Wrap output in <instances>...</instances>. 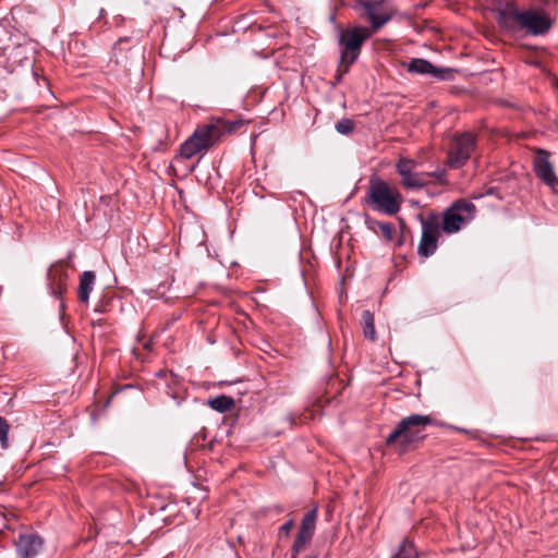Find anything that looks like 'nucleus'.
<instances>
[{
	"label": "nucleus",
	"instance_id": "f257e3e1",
	"mask_svg": "<svg viewBox=\"0 0 558 558\" xmlns=\"http://www.w3.org/2000/svg\"><path fill=\"white\" fill-rule=\"evenodd\" d=\"M354 9L361 17L369 22L371 28L362 25L338 27L340 58L349 64L359 59L364 43L392 19V14L385 7V0H356Z\"/></svg>",
	"mask_w": 558,
	"mask_h": 558
},
{
	"label": "nucleus",
	"instance_id": "f03ea898",
	"mask_svg": "<svg viewBox=\"0 0 558 558\" xmlns=\"http://www.w3.org/2000/svg\"><path fill=\"white\" fill-rule=\"evenodd\" d=\"M498 25L509 32L518 33L522 29L532 36H544L549 33L553 21L543 10H520L514 2H507L497 10Z\"/></svg>",
	"mask_w": 558,
	"mask_h": 558
},
{
	"label": "nucleus",
	"instance_id": "7ed1b4c3",
	"mask_svg": "<svg viewBox=\"0 0 558 558\" xmlns=\"http://www.w3.org/2000/svg\"><path fill=\"white\" fill-rule=\"evenodd\" d=\"M435 424V420L429 415L411 414L397 424L387 436L385 444L387 447L395 448L399 454H404L416 449L427 436L426 427Z\"/></svg>",
	"mask_w": 558,
	"mask_h": 558
},
{
	"label": "nucleus",
	"instance_id": "20e7f679",
	"mask_svg": "<svg viewBox=\"0 0 558 558\" xmlns=\"http://www.w3.org/2000/svg\"><path fill=\"white\" fill-rule=\"evenodd\" d=\"M365 201L372 205L373 209L395 216L401 209L403 197L397 189L391 187L385 180L373 175L369 179Z\"/></svg>",
	"mask_w": 558,
	"mask_h": 558
},
{
	"label": "nucleus",
	"instance_id": "39448f33",
	"mask_svg": "<svg viewBox=\"0 0 558 558\" xmlns=\"http://www.w3.org/2000/svg\"><path fill=\"white\" fill-rule=\"evenodd\" d=\"M475 210L473 203L465 199L456 201L442 214V231L448 234L458 232L463 223L473 218Z\"/></svg>",
	"mask_w": 558,
	"mask_h": 558
},
{
	"label": "nucleus",
	"instance_id": "423d86ee",
	"mask_svg": "<svg viewBox=\"0 0 558 558\" xmlns=\"http://www.w3.org/2000/svg\"><path fill=\"white\" fill-rule=\"evenodd\" d=\"M210 129L207 124L197 126L193 134L181 145L180 154L175 159H190L197 153L207 150L217 144Z\"/></svg>",
	"mask_w": 558,
	"mask_h": 558
},
{
	"label": "nucleus",
	"instance_id": "0eeeda50",
	"mask_svg": "<svg viewBox=\"0 0 558 558\" xmlns=\"http://www.w3.org/2000/svg\"><path fill=\"white\" fill-rule=\"evenodd\" d=\"M68 278L69 272L66 269V265L63 260H58L50 265L47 269L46 281L47 288L52 296L60 300V315L61 317L64 315L65 304L62 300L63 294L68 291Z\"/></svg>",
	"mask_w": 558,
	"mask_h": 558
},
{
	"label": "nucleus",
	"instance_id": "6e6552de",
	"mask_svg": "<svg viewBox=\"0 0 558 558\" xmlns=\"http://www.w3.org/2000/svg\"><path fill=\"white\" fill-rule=\"evenodd\" d=\"M475 147V137L471 133L457 134L449 147L448 166L459 169L470 159Z\"/></svg>",
	"mask_w": 558,
	"mask_h": 558
},
{
	"label": "nucleus",
	"instance_id": "1a4fd4ad",
	"mask_svg": "<svg viewBox=\"0 0 558 558\" xmlns=\"http://www.w3.org/2000/svg\"><path fill=\"white\" fill-rule=\"evenodd\" d=\"M403 66L410 73L415 74H430L433 77L441 81H450L454 77L456 70L451 68H438L432 64L429 61L421 58H414L408 63H403Z\"/></svg>",
	"mask_w": 558,
	"mask_h": 558
},
{
	"label": "nucleus",
	"instance_id": "9d476101",
	"mask_svg": "<svg viewBox=\"0 0 558 558\" xmlns=\"http://www.w3.org/2000/svg\"><path fill=\"white\" fill-rule=\"evenodd\" d=\"M533 169L537 178H539L545 184L551 189L558 186V177L549 161V153L547 150L542 148L536 150Z\"/></svg>",
	"mask_w": 558,
	"mask_h": 558
},
{
	"label": "nucleus",
	"instance_id": "9b49d317",
	"mask_svg": "<svg viewBox=\"0 0 558 558\" xmlns=\"http://www.w3.org/2000/svg\"><path fill=\"white\" fill-rule=\"evenodd\" d=\"M439 236L438 225L434 221L422 219V236L417 247L420 256L429 257L437 250Z\"/></svg>",
	"mask_w": 558,
	"mask_h": 558
},
{
	"label": "nucleus",
	"instance_id": "f8f14e48",
	"mask_svg": "<svg viewBox=\"0 0 558 558\" xmlns=\"http://www.w3.org/2000/svg\"><path fill=\"white\" fill-rule=\"evenodd\" d=\"M43 546V539L34 534H20L15 541V547L21 558H34Z\"/></svg>",
	"mask_w": 558,
	"mask_h": 558
},
{
	"label": "nucleus",
	"instance_id": "ddd939ff",
	"mask_svg": "<svg viewBox=\"0 0 558 558\" xmlns=\"http://www.w3.org/2000/svg\"><path fill=\"white\" fill-rule=\"evenodd\" d=\"M243 125L244 121L241 119L229 121L222 118H216L207 123V126L211 128L210 131L216 143H218L223 135L238 132Z\"/></svg>",
	"mask_w": 558,
	"mask_h": 558
},
{
	"label": "nucleus",
	"instance_id": "4468645a",
	"mask_svg": "<svg viewBox=\"0 0 558 558\" xmlns=\"http://www.w3.org/2000/svg\"><path fill=\"white\" fill-rule=\"evenodd\" d=\"M316 520L317 508H313L304 514L295 538H298L300 542L310 544L316 530Z\"/></svg>",
	"mask_w": 558,
	"mask_h": 558
},
{
	"label": "nucleus",
	"instance_id": "2eb2a0df",
	"mask_svg": "<svg viewBox=\"0 0 558 558\" xmlns=\"http://www.w3.org/2000/svg\"><path fill=\"white\" fill-rule=\"evenodd\" d=\"M96 281V274L92 270H86L80 276V284L77 289V299L80 302L87 304L89 295L94 289Z\"/></svg>",
	"mask_w": 558,
	"mask_h": 558
},
{
	"label": "nucleus",
	"instance_id": "dca6fc26",
	"mask_svg": "<svg viewBox=\"0 0 558 558\" xmlns=\"http://www.w3.org/2000/svg\"><path fill=\"white\" fill-rule=\"evenodd\" d=\"M365 226L367 227L368 230L375 233H377V230H379L383 234V238L387 242L392 241L395 228L391 222L378 221L372 218L368 214H365Z\"/></svg>",
	"mask_w": 558,
	"mask_h": 558
},
{
	"label": "nucleus",
	"instance_id": "f3484780",
	"mask_svg": "<svg viewBox=\"0 0 558 558\" xmlns=\"http://www.w3.org/2000/svg\"><path fill=\"white\" fill-rule=\"evenodd\" d=\"M123 52H129L130 58L141 57L137 40L132 37L119 38L112 48V56H119Z\"/></svg>",
	"mask_w": 558,
	"mask_h": 558
},
{
	"label": "nucleus",
	"instance_id": "a211bd4d",
	"mask_svg": "<svg viewBox=\"0 0 558 558\" xmlns=\"http://www.w3.org/2000/svg\"><path fill=\"white\" fill-rule=\"evenodd\" d=\"M206 404L219 413H227L234 409L235 401L230 396L219 395L208 399Z\"/></svg>",
	"mask_w": 558,
	"mask_h": 558
},
{
	"label": "nucleus",
	"instance_id": "6ab92c4d",
	"mask_svg": "<svg viewBox=\"0 0 558 558\" xmlns=\"http://www.w3.org/2000/svg\"><path fill=\"white\" fill-rule=\"evenodd\" d=\"M141 59H142V56L130 58L129 52H123L122 54H119V56H112L110 59V62H113L117 66L122 68L123 71L129 72L132 70V68L142 69L141 68V65H142Z\"/></svg>",
	"mask_w": 558,
	"mask_h": 558
},
{
	"label": "nucleus",
	"instance_id": "aec40b11",
	"mask_svg": "<svg viewBox=\"0 0 558 558\" xmlns=\"http://www.w3.org/2000/svg\"><path fill=\"white\" fill-rule=\"evenodd\" d=\"M362 327L363 335L366 339L373 342L377 340L374 314L368 310H365L362 313Z\"/></svg>",
	"mask_w": 558,
	"mask_h": 558
},
{
	"label": "nucleus",
	"instance_id": "412c9836",
	"mask_svg": "<svg viewBox=\"0 0 558 558\" xmlns=\"http://www.w3.org/2000/svg\"><path fill=\"white\" fill-rule=\"evenodd\" d=\"M428 180L424 178L423 173L415 171L410 172L409 175L401 177V184L407 189H422L427 184Z\"/></svg>",
	"mask_w": 558,
	"mask_h": 558
},
{
	"label": "nucleus",
	"instance_id": "4be33fe9",
	"mask_svg": "<svg viewBox=\"0 0 558 558\" xmlns=\"http://www.w3.org/2000/svg\"><path fill=\"white\" fill-rule=\"evenodd\" d=\"M391 558H417V553L413 543L404 539L400 544L399 550Z\"/></svg>",
	"mask_w": 558,
	"mask_h": 558
},
{
	"label": "nucleus",
	"instance_id": "5701e85b",
	"mask_svg": "<svg viewBox=\"0 0 558 558\" xmlns=\"http://www.w3.org/2000/svg\"><path fill=\"white\" fill-rule=\"evenodd\" d=\"M416 166L417 162L413 159L400 158L396 165V168L400 177H405L409 175L410 172L414 171Z\"/></svg>",
	"mask_w": 558,
	"mask_h": 558
},
{
	"label": "nucleus",
	"instance_id": "b1692460",
	"mask_svg": "<svg viewBox=\"0 0 558 558\" xmlns=\"http://www.w3.org/2000/svg\"><path fill=\"white\" fill-rule=\"evenodd\" d=\"M335 128L338 133L342 135H349L353 132L355 122L352 119L343 118L336 123Z\"/></svg>",
	"mask_w": 558,
	"mask_h": 558
},
{
	"label": "nucleus",
	"instance_id": "393cba45",
	"mask_svg": "<svg viewBox=\"0 0 558 558\" xmlns=\"http://www.w3.org/2000/svg\"><path fill=\"white\" fill-rule=\"evenodd\" d=\"M9 424L7 420L2 416H0V445L2 449L9 448V441H8V433H9Z\"/></svg>",
	"mask_w": 558,
	"mask_h": 558
},
{
	"label": "nucleus",
	"instance_id": "a878e982",
	"mask_svg": "<svg viewBox=\"0 0 558 558\" xmlns=\"http://www.w3.org/2000/svg\"><path fill=\"white\" fill-rule=\"evenodd\" d=\"M351 65L352 64L343 62L342 59L340 58L337 68V73L335 75L333 85L341 83L343 76L349 73Z\"/></svg>",
	"mask_w": 558,
	"mask_h": 558
},
{
	"label": "nucleus",
	"instance_id": "bb28decb",
	"mask_svg": "<svg viewBox=\"0 0 558 558\" xmlns=\"http://www.w3.org/2000/svg\"><path fill=\"white\" fill-rule=\"evenodd\" d=\"M206 440L205 430L203 433H197L190 441V448L193 450L195 447H204V441Z\"/></svg>",
	"mask_w": 558,
	"mask_h": 558
},
{
	"label": "nucleus",
	"instance_id": "cd10ccee",
	"mask_svg": "<svg viewBox=\"0 0 558 558\" xmlns=\"http://www.w3.org/2000/svg\"><path fill=\"white\" fill-rule=\"evenodd\" d=\"M308 544L300 542L298 538L294 539L291 547V558H298V555L305 549Z\"/></svg>",
	"mask_w": 558,
	"mask_h": 558
},
{
	"label": "nucleus",
	"instance_id": "c85d7f7f",
	"mask_svg": "<svg viewBox=\"0 0 558 558\" xmlns=\"http://www.w3.org/2000/svg\"><path fill=\"white\" fill-rule=\"evenodd\" d=\"M294 521L288 520L284 522L279 529V537H288L290 535L291 530L293 529Z\"/></svg>",
	"mask_w": 558,
	"mask_h": 558
},
{
	"label": "nucleus",
	"instance_id": "c756f323",
	"mask_svg": "<svg viewBox=\"0 0 558 558\" xmlns=\"http://www.w3.org/2000/svg\"><path fill=\"white\" fill-rule=\"evenodd\" d=\"M424 174V178L427 180L428 178H435L438 180V182L440 183H444L445 182V177H446V172L445 170H437V171H434V172H426V173H423Z\"/></svg>",
	"mask_w": 558,
	"mask_h": 558
},
{
	"label": "nucleus",
	"instance_id": "7c9ffc66",
	"mask_svg": "<svg viewBox=\"0 0 558 558\" xmlns=\"http://www.w3.org/2000/svg\"><path fill=\"white\" fill-rule=\"evenodd\" d=\"M9 40V34L4 27L0 25V51L7 49L5 43Z\"/></svg>",
	"mask_w": 558,
	"mask_h": 558
},
{
	"label": "nucleus",
	"instance_id": "2f4dec72",
	"mask_svg": "<svg viewBox=\"0 0 558 558\" xmlns=\"http://www.w3.org/2000/svg\"><path fill=\"white\" fill-rule=\"evenodd\" d=\"M132 388H133V387H132L131 385H124V386H122L119 390H116L111 397H113V396L118 395V393H119L120 391H122V390L132 389Z\"/></svg>",
	"mask_w": 558,
	"mask_h": 558
},
{
	"label": "nucleus",
	"instance_id": "473e14b6",
	"mask_svg": "<svg viewBox=\"0 0 558 558\" xmlns=\"http://www.w3.org/2000/svg\"><path fill=\"white\" fill-rule=\"evenodd\" d=\"M403 243H404V235H403V233H401V235L398 239V243L397 244H398V246H401V245H403Z\"/></svg>",
	"mask_w": 558,
	"mask_h": 558
},
{
	"label": "nucleus",
	"instance_id": "72a5a7b5",
	"mask_svg": "<svg viewBox=\"0 0 558 558\" xmlns=\"http://www.w3.org/2000/svg\"><path fill=\"white\" fill-rule=\"evenodd\" d=\"M95 312L104 313L105 310L102 308V306L100 304H97L95 307Z\"/></svg>",
	"mask_w": 558,
	"mask_h": 558
},
{
	"label": "nucleus",
	"instance_id": "f704fd0d",
	"mask_svg": "<svg viewBox=\"0 0 558 558\" xmlns=\"http://www.w3.org/2000/svg\"><path fill=\"white\" fill-rule=\"evenodd\" d=\"M304 558H318V555L317 554H310V555H306Z\"/></svg>",
	"mask_w": 558,
	"mask_h": 558
},
{
	"label": "nucleus",
	"instance_id": "c9c22d12",
	"mask_svg": "<svg viewBox=\"0 0 558 558\" xmlns=\"http://www.w3.org/2000/svg\"><path fill=\"white\" fill-rule=\"evenodd\" d=\"M487 193H488V194H494V189H493V187H492V189H489Z\"/></svg>",
	"mask_w": 558,
	"mask_h": 558
},
{
	"label": "nucleus",
	"instance_id": "e433bc0d",
	"mask_svg": "<svg viewBox=\"0 0 558 558\" xmlns=\"http://www.w3.org/2000/svg\"><path fill=\"white\" fill-rule=\"evenodd\" d=\"M458 430H459V432H463V433H465V432H466V430H465V429H463V428H458Z\"/></svg>",
	"mask_w": 558,
	"mask_h": 558
}]
</instances>
